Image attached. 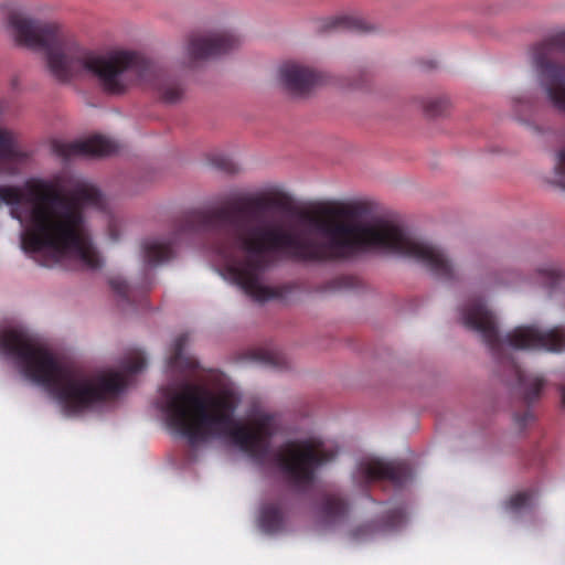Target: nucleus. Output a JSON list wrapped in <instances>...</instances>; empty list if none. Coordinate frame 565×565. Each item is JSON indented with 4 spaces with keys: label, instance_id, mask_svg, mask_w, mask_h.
<instances>
[{
    "label": "nucleus",
    "instance_id": "obj_1",
    "mask_svg": "<svg viewBox=\"0 0 565 565\" xmlns=\"http://www.w3.org/2000/svg\"><path fill=\"white\" fill-rule=\"evenodd\" d=\"M288 209L289 200L285 194L260 193L225 206L185 211L174 220L168 241L143 243V258L149 265L163 264L174 257V245L183 237L210 235L215 252L227 263L231 278L259 302L284 295L280 288L262 284L264 271L277 255L296 262L326 264L348 262L365 252L380 250L412 258L437 279L454 281L457 278L455 265L440 247L412 237L393 221H359L366 212L363 203L322 205L321 216L303 213L301 217L308 226L297 230L258 218L259 212Z\"/></svg>",
    "mask_w": 565,
    "mask_h": 565
},
{
    "label": "nucleus",
    "instance_id": "obj_2",
    "mask_svg": "<svg viewBox=\"0 0 565 565\" xmlns=\"http://www.w3.org/2000/svg\"><path fill=\"white\" fill-rule=\"evenodd\" d=\"M239 403V395L230 388L212 392L203 385L184 382L178 387L161 388L157 407L168 427L190 445L230 438L258 465L268 462L275 467L298 490L311 486L317 470L335 458L337 451L327 449L316 438L289 440L271 452L270 439L277 430L275 416L257 414L252 427L245 426L235 419Z\"/></svg>",
    "mask_w": 565,
    "mask_h": 565
},
{
    "label": "nucleus",
    "instance_id": "obj_3",
    "mask_svg": "<svg viewBox=\"0 0 565 565\" xmlns=\"http://www.w3.org/2000/svg\"><path fill=\"white\" fill-rule=\"evenodd\" d=\"M1 203L10 206L11 216L23 226V250L35 254L41 266L74 255L89 269L102 267L83 213L84 207L105 209V198L94 184L81 181L64 194L50 181L29 179L22 186L0 185Z\"/></svg>",
    "mask_w": 565,
    "mask_h": 565
},
{
    "label": "nucleus",
    "instance_id": "obj_4",
    "mask_svg": "<svg viewBox=\"0 0 565 565\" xmlns=\"http://www.w3.org/2000/svg\"><path fill=\"white\" fill-rule=\"evenodd\" d=\"M7 25L18 45L44 54L50 74L58 82L89 76L111 95L124 94L132 84L141 83L153 89L166 104L178 103L184 95L180 79L137 53H96L81 45L57 24L21 12H10Z\"/></svg>",
    "mask_w": 565,
    "mask_h": 565
},
{
    "label": "nucleus",
    "instance_id": "obj_5",
    "mask_svg": "<svg viewBox=\"0 0 565 565\" xmlns=\"http://www.w3.org/2000/svg\"><path fill=\"white\" fill-rule=\"evenodd\" d=\"M0 352L11 358L25 377L42 385L67 415L90 411L127 385L124 373H88L61 362L36 337L22 329L0 333Z\"/></svg>",
    "mask_w": 565,
    "mask_h": 565
},
{
    "label": "nucleus",
    "instance_id": "obj_6",
    "mask_svg": "<svg viewBox=\"0 0 565 565\" xmlns=\"http://www.w3.org/2000/svg\"><path fill=\"white\" fill-rule=\"evenodd\" d=\"M461 320L468 329L479 333L497 362L516 381L524 402L530 405L537 401L545 381L526 374L515 361L513 350L562 353L565 351V328L557 326L543 330L537 326H520L502 338L495 315L481 298L475 297L461 309Z\"/></svg>",
    "mask_w": 565,
    "mask_h": 565
},
{
    "label": "nucleus",
    "instance_id": "obj_7",
    "mask_svg": "<svg viewBox=\"0 0 565 565\" xmlns=\"http://www.w3.org/2000/svg\"><path fill=\"white\" fill-rule=\"evenodd\" d=\"M239 44V38L230 31L194 33L189 39L186 52L190 60L195 62L226 54Z\"/></svg>",
    "mask_w": 565,
    "mask_h": 565
},
{
    "label": "nucleus",
    "instance_id": "obj_8",
    "mask_svg": "<svg viewBox=\"0 0 565 565\" xmlns=\"http://www.w3.org/2000/svg\"><path fill=\"white\" fill-rule=\"evenodd\" d=\"M51 149L57 157L68 160L77 157H104L116 153L119 145L105 136L95 135L76 141L53 140Z\"/></svg>",
    "mask_w": 565,
    "mask_h": 565
},
{
    "label": "nucleus",
    "instance_id": "obj_9",
    "mask_svg": "<svg viewBox=\"0 0 565 565\" xmlns=\"http://www.w3.org/2000/svg\"><path fill=\"white\" fill-rule=\"evenodd\" d=\"M360 470L369 481L387 480L396 487L411 478V468L405 461L370 460L362 462Z\"/></svg>",
    "mask_w": 565,
    "mask_h": 565
},
{
    "label": "nucleus",
    "instance_id": "obj_10",
    "mask_svg": "<svg viewBox=\"0 0 565 565\" xmlns=\"http://www.w3.org/2000/svg\"><path fill=\"white\" fill-rule=\"evenodd\" d=\"M279 77L286 89L298 96L309 93L322 82V76L319 73L297 63L281 65Z\"/></svg>",
    "mask_w": 565,
    "mask_h": 565
},
{
    "label": "nucleus",
    "instance_id": "obj_11",
    "mask_svg": "<svg viewBox=\"0 0 565 565\" xmlns=\"http://www.w3.org/2000/svg\"><path fill=\"white\" fill-rule=\"evenodd\" d=\"M540 284L550 295L556 294L559 289H565V269L558 263H546L535 270Z\"/></svg>",
    "mask_w": 565,
    "mask_h": 565
},
{
    "label": "nucleus",
    "instance_id": "obj_12",
    "mask_svg": "<svg viewBox=\"0 0 565 565\" xmlns=\"http://www.w3.org/2000/svg\"><path fill=\"white\" fill-rule=\"evenodd\" d=\"M189 342V334H179L172 345L171 353L168 359L169 367L177 371H194L198 369V361L191 356L185 355L184 349Z\"/></svg>",
    "mask_w": 565,
    "mask_h": 565
},
{
    "label": "nucleus",
    "instance_id": "obj_13",
    "mask_svg": "<svg viewBox=\"0 0 565 565\" xmlns=\"http://www.w3.org/2000/svg\"><path fill=\"white\" fill-rule=\"evenodd\" d=\"M322 31L343 30L355 33H367L373 26L363 18L356 15H339L328 19L321 24Z\"/></svg>",
    "mask_w": 565,
    "mask_h": 565
},
{
    "label": "nucleus",
    "instance_id": "obj_14",
    "mask_svg": "<svg viewBox=\"0 0 565 565\" xmlns=\"http://www.w3.org/2000/svg\"><path fill=\"white\" fill-rule=\"evenodd\" d=\"M259 526L267 534H274L284 527V513L278 503H266L260 509Z\"/></svg>",
    "mask_w": 565,
    "mask_h": 565
},
{
    "label": "nucleus",
    "instance_id": "obj_15",
    "mask_svg": "<svg viewBox=\"0 0 565 565\" xmlns=\"http://www.w3.org/2000/svg\"><path fill=\"white\" fill-rule=\"evenodd\" d=\"M349 511L348 502L339 494H328L324 497L321 513L326 522L337 523L347 516Z\"/></svg>",
    "mask_w": 565,
    "mask_h": 565
},
{
    "label": "nucleus",
    "instance_id": "obj_16",
    "mask_svg": "<svg viewBox=\"0 0 565 565\" xmlns=\"http://www.w3.org/2000/svg\"><path fill=\"white\" fill-rule=\"evenodd\" d=\"M24 153L17 147L12 132L0 128V161H18Z\"/></svg>",
    "mask_w": 565,
    "mask_h": 565
},
{
    "label": "nucleus",
    "instance_id": "obj_17",
    "mask_svg": "<svg viewBox=\"0 0 565 565\" xmlns=\"http://www.w3.org/2000/svg\"><path fill=\"white\" fill-rule=\"evenodd\" d=\"M209 162L212 167L225 173H236L238 171L236 162L231 157L223 153L211 154Z\"/></svg>",
    "mask_w": 565,
    "mask_h": 565
},
{
    "label": "nucleus",
    "instance_id": "obj_18",
    "mask_svg": "<svg viewBox=\"0 0 565 565\" xmlns=\"http://www.w3.org/2000/svg\"><path fill=\"white\" fill-rule=\"evenodd\" d=\"M533 491H522L512 495L508 502V509L512 512H521L522 510L531 507V502L534 498Z\"/></svg>",
    "mask_w": 565,
    "mask_h": 565
},
{
    "label": "nucleus",
    "instance_id": "obj_19",
    "mask_svg": "<svg viewBox=\"0 0 565 565\" xmlns=\"http://www.w3.org/2000/svg\"><path fill=\"white\" fill-rule=\"evenodd\" d=\"M147 361L141 352H134L125 359L122 369L128 375L137 374L146 367Z\"/></svg>",
    "mask_w": 565,
    "mask_h": 565
},
{
    "label": "nucleus",
    "instance_id": "obj_20",
    "mask_svg": "<svg viewBox=\"0 0 565 565\" xmlns=\"http://www.w3.org/2000/svg\"><path fill=\"white\" fill-rule=\"evenodd\" d=\"M448 99L444 97L430 98L424 103V110L430 117L444 115L448 109Z\"/></svg>",
    "mask_w": 565,
    "mask_h": 565
},
{
    "label": "nucleus",
    "instance_id": "obj_21",
    "mask_svg": "<svg viewBox=\"0 0 565 565\" xmlns=\"http://www.w3.org/2000/svg\"><path fill=\"white\" fill-rule=\"evenodd\" d=\"M257 359L274 367L281 369L286 365L284 355L276 351H260L257 354Z\"/></svg>",
    "mask_w": 565,
    "mask_h": 565
},
{
    "label": "nucleus",
    "instance_id": "obj_22",
    "mask_svg": "<svg viewBox=\"0 0 565 565\" xmlns=\"http://www.w3.org/2000/svg\"><path fill=\"white\" fill-rule=\"evenodd\" d=\"M110 288L125 301H130L131 290L128 284L120 277L109 279Z\"/></svg>",
    "mask_w": 565,
    "mask_h": 565
},
{
    "label": "nucleus",
    "instance_id": "obj_23",
    "mask_svg": "<svg viewBox=\"0 0 565 565\" xmlns=\"http://www.w3.org/2000/svg\"><path fill=\"white\" fill-rule=\"evenodd\" d=\"M404 511L399 508L393 509L387 514V524L390 526H397L404 521Z\"/></svg>",
    "mask_w": 565,
    "mask_h": 565
},
{
    "label": "nucleus",
    "instance_id": "obj_24",
    "mask_svg": "<svg viewBox=\"0 0 565 565\" xmlns=\"http://www.w3.org/2000/svg\"><path fill=\"white\" fill-rule=\"evenodd\" d=\"M514 418L520 427H525L527 423L534 419V415L531 409H526L522 414H515Z\"/></svg>",
    "mask_w": 565,
    "mask_h": 565
},
{
    "label": "nucleus",
    "instance_id": "obj_25",
    "mask_svg": "<svg viewBox=\"0 0 565 565\" xmlns=\"http://www.w3.org/2000/svg\"><path fill=\"white\" fill-rule=\"evenodd\" d=\"M372 531V525L371 524H365V525H362L360 527H358L354 532H353V536L355 539H359L367 533H370Z\"/></svg>",
    "mask_w": 565,
    "mask_h": 565
},
{
    "label": "nucleus",
    "instance_id": "obj_26",
    "mask_svg": "<svg viewBox=\"0 0 565 565\" xmlns=\"http://www.w3.org/2000/svg\"><path fill=\"white\" fill-rule=\"evenodd\" d=\"M115 221L114 220H110L109 222V233H110V237L113 241H117L118 239V235L115 233Z\"/></svg>",
    "mask_w": 565,
    "mask_h": 565
},
{
    "label": "nucleus",
    "instance_id": "obj_27",
    "mask_svg": "<svg viewBox=\"0 0 565 565\" xmlns=\"http://www.w3.org/2000/svg\"><path fill=\"white\" fill-rule=\"evenodd\" d=\"M561 392H562V403L565 406V386L561 387Z\"/></svg>",
    "mask_w": 565,
    "mask_h": 565
},
{
    "label": "nucleus",
    "instance_id": "obj_28",
    "mask_svg": "<svg viewBox=\"0 0 565 565\" xmlns=\"http://www.w3.org/2000/svg\"><path fill=\"white\" fill-rule=\"evenodd\" d=\"M510 281H511V279H503V278H500L497 282H498V284H508V282H510Z\"/></svg>",
    "mask_w": 565,
    "mask_h": 565
},
{
    "label": "nucleus",
    "instance_id": "obj_29",
    "mask_svg": "<svg viewBox=\"0 0 565 565\" xmlns=\"http://www.w3.org/2000/svg\"><path fill=\"white\" fill-rule=\"evenodd\" d=\"M514 102H515L516 104L525 103V100H523V98H522V97H516V98H514Z\"/></svg>",
    "mask_w": 565,
    "mask_h": 565
}]
</instances>
